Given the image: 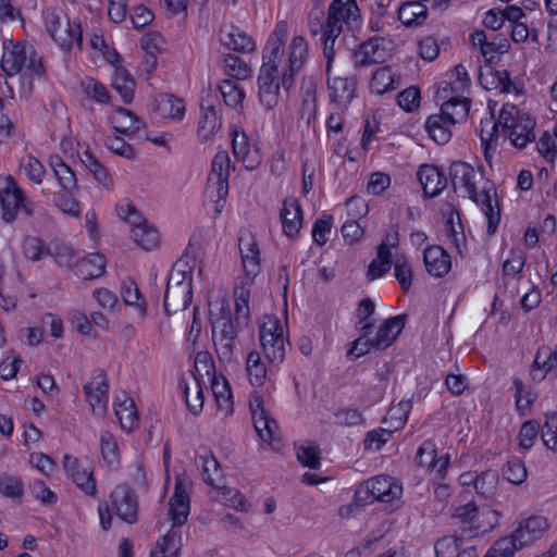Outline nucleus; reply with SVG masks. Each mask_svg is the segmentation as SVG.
<instances>
[{
  "instance_id": "obj_47",
  "label": "nucleus",
  "mask_w": 557,
  "mask_h": 557,
  "mask_svg": "<svg viewBox=\"0 0 557 557\" xmlns=\"http://www.w3.org/2000/svg\"><path fill=\"white\" fill-rule=\"evenodd\" d=\"M100 447H101V455H102L104 462L110 468H116V466L119 465V461H120L119 448H117V443L112 433H110L109 431L101 432Z\"/></svg>"
},
{
  "instance_id": "obj_18",
  "label": "nucleus",
  "mask_w": 557,
  "mask_h": 557,
  "mask_svg": "<svg viewBox=\"0 0 557 557\" xmlns=\"http://www.w3.org/2000/svg\"><path fill=\"white\" fill-rule=\"evenodd\" d=\"M417 177L426 198L438 196L447 186V178L444 173L432 164H422L417 172Z\"/></svg>"
},
{
  "instance_id": "obj_36",
  "label": "nucleus",
  "mask_w": 557,
  "mask_h": 557,
  "mask_svg": "<svg viewBox=\"0 0 557 557\" xmlns=\"http://www.w3.org/2000/svg\"><path fill=\"white\" fill-rule=\"evenodd\" d=\"M181 550V532L172 529L158 541L157 546L150 553V557H177Z\"/></svg>"
},
{
  "instance_id": "obj_16",
  "label": "nucleus",
  "mask_w": 557,
  "mask_h": 557,
  "mask_svg": "<svg viewBox=\"0 0 557 557\" xmlns=\"http://www.w3.org/2000/svg\"><path fill=\"white\" fill-rule=\"evenodd\" d=\"M222 127L221 108L210 101L201 104V114L198 122V136L205 143L211 139Z\"/></svg>"
},
{
  "instance_id": "obj_32",
  "label": "nucleus",
  "mask_w": 557,
  "mask_h": 557,
  "mask_svg": "<svg viewBox=\"0 0 557 557\" xmlns=\"http://www.w3.org/2000/svg\"><path fill=\"white\" fill-rule=\"evenodd\" d=\"M451 126L454 124L445 115L432 114L425 122V131L429 136L438 145L447 144L451 138Z\"/></svg>"
},
{
  "instance_id": "obj_25",
  "label": "nucleus",
  "mask_w": 557,
  "mask_h": 557,
  "mask_svg": "<svg viewBox=\"0 0 557 557\" xmlns=\"http://www.w3.org/2000/svg\"><path fill=\"white\" fill-rule=\"evenodd\" d=\"M370 487L373 490V496L376 500L392 503L399 500L403 494L401 484L397 483L389 475H377L369 479Z\"/></svg>"
},
{
  "instance_id": "obj_28",
  "label": "nucleus",
  "mask_w": 557,
  "mask_h": 557,
  "mask_svg": "<svg viewBox=\"0 0 557 557\" xmlns=\"http://www.w3.org/2000/svg\"><path fill=\"white\" fill-rule=\"evenodd\" d=\"M113 407L122 429L132 431L137 426L138 414L133 398L125 393L115 395Z\"/></svg>"
},
{
  "instance_id": "obj_4",
  "label": "nucleus",
  "mask_w": 557,
  "mask_h": 557,
  "mask_svg": "<svg viewBox=\"0 0 557 557\" xmlns=\"http://www.w3.org/2000/svg\"><path fill=\"white\" fill-rule=\"evenodd\" d=\"M193 273L190 269L173 268L170 272L163 306L168 315L184 311L193 298Z\"/></svg>"
},
{
  "instance_id": "obj_20",
  "label": "nucleus",
  "mask_w": 557,
  "mask_h": 557,
  "mask_svg": "<svg viewBox=\"0 0 557 557\" xmlns=\"http://www.w3.org/2000/svg\"><path fill=\"white\" fill-rule=\"evenodd\" d=\"M232 136V151L234 157L242 161L247 170H255L261 163V154L257 148H250L247 135L244 132L233 129Z\"/></svg>"
},
{
  "instance_id": "obj_45",
  "label": "nucleus",
  "mask_w": 557,
  "mask_h": 557,
  "mask_svg": "<svg viewBox=\"0 0 557 557\" xmlns=\"http://www.w3.org/2000/svg\"><path fill=\"white\" fill-rule=\"evenodd\" d=\"M131 231L133 240L143 249L149 251L157 247L159 233L153 226L147 223L141 225V227H133Z\"/></svg>"
},
{
  "instance_id": "obj_56",
  "label": "nucleus",
  "mask_w": 557,
  "mask_h": 557,
  "mask_svg": "<svg viewBox=\"0 0 557 557\" xmlns=\"http://www.w3.org/2000/svg\"><path fill=\"white\" fill-rule=\"evenodd\" d=\"M0 493L5 497L20 499L24 493V485L18 476L3 473L0 475Z\"/></svg>"
},
{
  "instance_id": "obj_35",
  "label": "nucleus",
  "mask_w": 557,
  "mask_h": 557,
  "mask_svg": "<svg viewBox=\"0 0 557 557\" xmlns=\"http://www.w3.org/2000/svg\"><path fill=\"white\" fill-rule=\"evenodd\" d=\"M471 101L469 98H451L441 106V114L449 119L455 125L465 121L470 111Z\"/></svg>"
},
{
  "instance_id": "obj_61",
  "label": "nucleus",
  "mask_w": 557,
  "mask_h": 557,
  "mask_svg": "<svg viewBox=\"0 0 557 557\" xmlns=\"http://www.w3.org/2000/svg\"><path fill=\"white\" fill-rule=\"evenodd\" d=\"M321 451L318 446H300L297 449V459L299 462L310 469H318L321 461Z\"/></svg>"
},
{
  "instance_id": "obj_38",
  "label": "nucleus",
  "mask_w": 557,
  "mask_h": 557,
  "mask_svg": "<svg viewBox=\"0 0 557 557\" xmlns=\"http://www.w3.org/2000/svg\"><path fill=\"white\" fill-rule=\"evenodd\" d=\"M212 393L215 397L219 410L223 411L225 416H230L233 413V396L231 392V386L225 377L222 376L220 381L215 376L212 380L211 384Z\"/></svg>"
},
{
  "instance_id": "obj_51",
  "label": "nucleus",
  "mask_w": 557,
  "mask_h": 557,
  "mask_svg": "<svg viewBox=\"0 0 557 557\" xmlns=\"http://www.w3.org/2000/svg\"><path fill=\"white\" fill-rule=\"evenodd\" d=\"M122 298H123V301L125 302V305L134 306L138 310L139 315L141 318H144L146 315L147 305L144 300L139 301L141 298V295H140L139 289H138L137 285L135 284V282L129 281V282L123 284Z\"/></svg>"
},
{
  "instance_id": "obj_43",
  "label": "nucleus",
  "mask_w": 557,
  "mask_h": 557,
  "mask_svg": "<svg viewBox=\"0 0 557 557\" xmlns=\"http://www.w3.org/2000/svg\"><path fill=\"white\" fill-rule=\"evenodd\" d=\"M396 76L388 66L377 69L370 82L371 91L383 95L396 88Z\"/></svg>"
},
{
  "instance_id": "obj_39",
  "label": "nucleus",
  "mask_w": 557,
  "mask_h": 557,
  "mask_svg": "<svg viewBox=\"0 0 557 557\" xmlns=\"http://www.w3.org/2000/svg\"><path fill=\"white\" fill-rule=\"evenodd\" d=\"M180 385L183 388L185 401L188 410L193 414H198L203 408V391L200 385L199 379L193 374V384L188 385L187 383L180 382Z\"/></svg>"
},
{
  "instance_id": "obj_10",
  "label": "nucleus",
  "mask_w": 557,
  "mask_h": 557,
  "mask_svg": "<svg viewBox=\"0 0 557 557\" xmlns=\"http://www.w3.org/2000/svg\"><path fill=\"white\" fill-rule=\"evenodd\" d=\"M309 55V45L305 37L294 36L288 46V64L282 73L281 84L285 90L294 85L295 75L304 67Z\"/></svg>"
},
{
  "instance_id": "obj_41",
  "label": "nucleus",
  "mask_w": 557,
  "mask_h": 557,
  "mask_svg": "<svg viewBox=\"0 0 557 557\" xmlns=\"http://www.w3.org/2000/svg\"><path fill=\"white\" fill-rule=\"evenodd\" d=\"M81 162L94 176V178L101 185L109 187L111 184V177L108 170L102 163L90 152L89 149L84 150L79 154Z\"/></svg>"
},
{
  "instance_id": "obj_22",
  "label": "nucleus",
  "mask_w": 557,
  "mask_h": 557,
  "mask_svg": "<svg viewBox=\"0 0 557 557\" xmlns=\"http://www.w3.org/2000/svg\"><path fill=\"white\" fill-rule=\"evenodd\" d=\"M423 261L426 272L434 277H444L451 268L450 256L443 247L437 245L425 248Z\"/></svg>"
},
{
  "instance_id": "obj_58",
  "label": "nucleus",
  "mask_w": 557,
  "mask_h": 557,
  "mask_svg": "<svg viewBox=\"0 0 557 557\" xmlns=\"http://www.w3.org/2000/svg\"><path fill=\"white\" fill-rule=\"evenodd\" d=\"M394 273L401 289L408 292L412 282V270L405 257H398L395 260Z\"/></svg>"
},
{
  "instance_id": "obj_55",
  "label": "nucleus",
  "mask_w": 557,
  "mask_h": 557,
  "mask_svg": "<svg viewBox=\"0 0 557 557\" xmlns=\"http://www.w3.org/2000/svg\"><path fill=\"white\" fill-rule=\"evenodd\" d=\"M453 517L458 519L462 524H468L471 528H480L476 523L479 517V507L478 505L469 500L462 505H459L455 508Z\"/></svg>"
},
{
  "instance_id": "obj_13",
  "label": "nucleus",
  "mask_w": 557,
  "mask_h": 557,
  "mask_svg": "<svg viewBox=\"0 0 557 557\" xmlns=\"http://www.w3.org/2000/svg\"><path fill=\"white\" fill-rule=\"evenodd\" d=\"M238 247L246 275L252 280L260 272V250L253 234L248 230L239 232Z\"/></svg>"
},
{
  "instance_id": "obj_52",
  "label": "nucleus",
  "mask_w": 557,
  "mask_h": 557,
  "mask_svg": "<svg viewBox=\"0 0 557 557\" xmlns=\"http://www.w3.org/2000/svg\"><path fill=\"white\" fill-rule=\"evenodd\" d=\"M527 469L523 461L519 458H512L507 461L503 468V476L515 485L522 484L527 479Z\"/></svg>"
},
{
  "instance_id": "obj_30",
  "label": "nucleus",
  "mask_w": 557,
  "mask_h": 557,
  "mask_svg": "<svg viewBox=\"0 0 557 557\" xmlns=\"http://www.w3.org/2000/svg\"><path fill=\"white\" fill-rule=\"evenodd\" d=\"M195 465L200 470L203 481L214 487H220L223 473L220 463L210 451L205 450L203 454L195 456Z\"/></svg>"
},
{
  "instance_id": "obj_40",
  "label": "nucleus",
  "mask_w": 557,
  "mask_h": 557,
  "mask_svg": "<svg viewBox=\"0 0 557 557\" xmlns=\"http://www.w3.org/2000/svg\"><path fill=\"white\" fill-rule=\"evenodd\" d=\"M112 87L120 94L124 103H131L133 101L135 81L125 69H115Z\"/></svg>"
},
{
  "instance_id": "obj_63",
  "label": "nucleus",
  "mask_w": 557,
  "mask_h": 557,
  "mask_svg": "<svg viewBox=\"0 0 557 557\" xmlns=\"http://www.w3.org/2000/svg\"><path fill=\"white\" fill-rule=\"evenodd\" d=\"M55 206L64 213L72 216H78L79 206L75 198L72 196V191H61L54 195Z\"/></svg>"
},
{
  "instance_id": "obj_57",
  "label": "nucleus",
  "mask_w": 557,
  "mask_h": 557,
  "mask_svg": "<svg viewBox=\"0 0 557 557\" xmlns=\"http://www.w3.org/2000/svg\"><path fill=\"white\" fill-rule=\"evenodd\" d=\"M225 73L236 79H246L250 74L248 64L234 54L224 57Z\"/></svg>"
},
{
  "instance_id": "obj_50",
  "label": "nucleus",
  "mask_w": 557,
  "mask_h": 557,
  "mask_svg": "<svg viewBox=\"0 0 557 557\" xmlns=\"http://www.w3.org/2000/svg\"><path fill=\"white\" fill-rule=\"evenodd\" d=\"M233 296L235 301V321L237 323L240 321L246 322L249 318V289L244 285L235 286Z\"/></svg>"
},
{
  "instance_id": "obj_8",
  "label": "nucleus",
  "mask_w": 557,
  "mask_h": 557,
  "mask_svg": "<svg viewBox=\"0 0 557 557\" xmlns=\"http://www.w3.org/2000/svg\"><path fill=\"white\" fill-rule=\"evenodd\" d=\"M344 24L349 30L361 26L362 18L356 0H333L329 5L325 26L331 32H343Z\"/></svg>"
},
{
  "instance_id": "obj_14",
  "label": "nucleus",
  "mask_w": 557,
  "mask_h": 557,
  "mask_svg": "<svg viewBox=\"0 0 557 557\" xmlns=\"http://www.w3.org/2000/svg\"><path fill=\"white\" fill-rule=\"evenodd\" d=\"M259 100L265 109H273L278 102V69L261 66L258 76Z\"/></svg>"
},
{
  "instance_id": "obj_33",
  "label": "nucleus",
  "mask_w": 557,
  "mask_h": 557,
  "mask_svg": "<svg viewBox=\"0 0 557 557\" xmlns=\"http://www.w3.org/2000/svg\"><path fill=\"white\" fill-rule=\"evenodd\" d=\"M398 20L406 26L421 25L426 20L428 10L421 1L403 3L397 9Z\"/></svg>"
},
{
  "instance_id": "obj_12",
  "label": "nucleus",
  "mask_w": 557,
  "mask_h": 557,
  "mask_svg": "<svg viewBox=\"0 0 557 557\" xmlns=\"http://www.w3.org/2000/svg\"><path fill=\"white\" fill-rule=\"evenodd\" d=\"M288 35V24L285 21L276 23L262 51L263 63L261 66L278 69L284 54L285 41Z\"/></svg>"
},
{
  "instance_id": "obj_31",
  "label": "nucleus",
  "mask_w": 557,
  "mask_h": 557,
  "mask_svg": "<svg viewBox=\"0 0 557 557\" xmlns=\"http://www.w3.org/2000/svg\"><path fill=\"white\" fill-rule=\"evenodd\" d=\"M330 97L338 104L349 103L355 97L356 82L351 77H334L327 79Z\"/></svg>"
},
{
  "instance_id": "obj_59",
  "label": "nucleus",
  "mask_w": 557,
  "mask_h": 557,
  "mask_svg": "<svg viewBox=\"0 0 557 557\" xmlns=\"http://www.w3.org/2000/svg\"><path fill=\"white\" fill-rule=\"evenodd\" d=\"M22 249L24 256L32 261L40 260L48 252L44 242L35 236L25 237Z\"/></svg>"
},
{
  "instance_id": "obj_5",
  "label": "nucleus",
  "mask_w": 557,
  "mask_h": 557,
  "mask_svg": "<svg viewBox=\"0 0 557 557\" xmlns=\"http://www.w3.org/2000/svg\"><path fill=\"white\" fill-rule=\"evenodd\" d=\"M46 28L51 38L62 48L71 49L74 45L78 49L83 46V32L79 23H71L60 9H48L45 13Z\"/></svg>"
},
{
  "instance_id": "obj_42",
  "label": "nucleus",
  "mask_w": 557,
  "mask_h": 557,
  "mask_svg": "<svg viewBox=\"0 0 557 557\" xmlns=\"http://www.w3.org/2000/svg\"><path fill=\"white\" fill-rule=\"evenodd\" d=\"M114 122L117 124L114 128L124 135H129L138 132L141 127V121L128 109L117 107L113 116Z\"/></svg>"
},
{
  "instance_id": "obj_7",
  "label": "nucleus",
  "mask_w": 557,
  "mask_h": 557,
  "mask_svg": "<svg viewBox=\"0 0 557 557\" xmlns=\"http://www.w3.org/2000/svg\"><path fill=\"white\" fill-rule=\"evenodd\" d=\"M259 338L264 356L269 362H283L286 354V345L284 329L277 319L269 318L261 324Z\"/></svg>"
},
{
  "instance_id": "obj_62",
  "label": "nucleus",
  "mask_w": 557,
  "mask_h": 557,
  "mask_svg": "<svg viewBox=\"0 0 557 557\" xmlns=\"http://www.w3.org/2000/svg\"><path fill=\"white\" fill-rule=\"evenodd\" d=\"M335 422L343 426H357L364 423L362 413L356 408H343L335 412Z\"/></svg>"
},
{
  "instance_id": "obj_46",
  "label": "nucleus",
  "mask_w": 557,
  "mask_h": 557,
  "mask_svg": "<svg viewBox=\"0 0 557 557\" xmlns=\"http://www.w3.org/2000/svg\"><path fill=\"white\" fill-rule=\"evenodd\" d=\"M524 547L519 545L515 532L510 536L497 540L487 550L485 557H513L515 552Z\"/></svg>"
},
{
  "instance_id": "obj_1",
  "label": "nucleus",
  "mask_w": 557,
  "mask_h": 557,
  "mask_svg": "<svg viewBox=\"0 0 557 557\" xmlns=\"http://www.w3.org/2000/svg\"><path fill=\"white\" fill-rule=\"evenodd\" d=\"M449 175L455 190L463 189V196H468L473 202L482 207L487 218V234L490 236L496 233L500 222V210H494L490 190H483L481 194L475 187V171L469 163L457 161L453 162L449 168Z\"/></svg>"
},
{
  "instance_id": "obj_60",
  "label": "nucleus",
  "mask_w": 557,
  "mask_h": 557,
  "mask_svg": "<svg viewBox=\"0 0 557 557\" xmlns=\"http://www.w3.org/2000/svg\"><path fill=\"white\" fill-rule=\"evenodd\" d=\"M512 388L515 389V398L517 409L525 411L535 401L536 395L528 391L524 393V385L522 380L516 377L512 382Z\"/></svg>"
},
{
  "instance_id": "obj_6",
  "label": "nucleus",
  "mask_w": 557,
  "mask_h": 557,
  "mask_svg": "<svg viewBox=\"0 0 557 557\" xmlns=\"http://www.w3.org/2000/svg\"><path fill=\"white\" fill-rule=\"evenodd\" d=\"M0 206L1 219L8 224L15 222L20 210L28 218L34 213L33 205L11 175L0 177Z\"/></svg>"
},
{
  "instance_id": "obj_19",
  "label": "nucleus",
  "mask_w": 557,
  "mask_h": 557,
  "mask_svg": "<svg viewBox=\"0 0 557 557\" xmlns=\"http://www.w3.org/2000/svg\"><path fill=\"white\" fill-rule=\"evenodd\" d=\"M220 42L228 50L240 53H250L256 50L251 37L237 26L228 25L220 29Z\"/></svg>"
},
{
  "instance_id": "obj_26",
  "label": "nucleus",
  "mask_w": 557,
  "mask_h": 557,
  "mask_svg": "<svg viewBox=\"0 0 557 557\" xmlns=\"http://www.w3.org/2000/svg\"><path fill=\"white\" fill-rule=\"evenodd\" d=\"M280 216L285 235L294 237L299 233L302 225V210L297 199L286 198Z\"/></svg>"
},
{
  "instance_id": "obj_23",
  "label": "nucleus",
  "mask_w": 557,
  "mask_h": 557,
  "mask_svg": "<svg viewBox=\"0 0 557 557\" xmlns=\"http://www.w3.org/2000/svg\"><path fill=\"white\" fill-rule=\"evenodd\" d=\"M237 336V327L233 320L222 322L220 334L213 333V341L218 357L223 362H231L234 356V339Z\"/></svg>"
},
{
  "instance_id": "obj_2",
  "label": "nucleus",
  "mask_w": 557,
  "mask_h": 557,
  "mask_svg": "<svg viewBox=\"0 0 557 557\" xmlns=\"http://www.w3.org/2000/svg\"><path fill=\"white\" fill-rule=\"evenodd\" d=\"M110 504L109 506L107 502H100L98 506L100 525L103 530L111 528V511L126 523L134 524L138 521V498L128 485H117L110 494Z\"/></svg>"
},
{
  "instance_id": "obj_54",
  "label": "nucleus",
  "mask_w": 557,
  "mask_h": 557,
  "mask_svg": "<svg viewBox=\"0 0 557 557\" xmlns=\"http://www.w3.org/2000/svg\"><path fill=\"white\" fill-rule=\"evenodd\" d=\"M527 256L521 248H511L509 257L503 263V274L515 276L519 274L525 264Z\"/></svg>"
},
{
  "instance_id": "obj_27",
  "label": "nucleus",
  "mask_w": 557,
  "mask_h": 557,
  "mask_svg": "<svg viewBox=\"0 0 557 557\" xmlns=\"http://www.w3.org/2000/svg\"><path fill=\"white\" fill-rule=\"evenodd\" d=\"M405 326V317L396 315L387 319L380 325L373 337L374 348L386 349L389 347Z\"/></svg>"
},
{
  "instance_id": "obj_11",
  "label": "nucleus",
  "mask_w": 557,
  "mask_h": 557,
  "mask_svg": "<svg viewBox=\"0 0 557 557\" xmlns=\"http://www.w3.org/2000/svg\"><path fill=\"white\" fill-rule=\"evenodd\" d=\"M83 389L92 412L98 417H103L107 412L109 399V384L106 372L99 369L96 370L92 374V381L86 383Z\"/></svg>"
},
{
  "instance_id": "obj_29",
  "label": "nucleus",
  "mask_w": 557,
  "mask_h": 557,
  "mask_svg": "<svg viewBox=\"0 0 557 557\" xmlns=\"http://www.w3.org/2000/svg\"><path fill=\"white\" fill-rule=\"evenodd\" d=\"M106 257L99 252L89 253L74 264V273L83 280H94L101 276L106 270Z\"/></svg>"
},
{
  "instance_id": "obj_15",
  "label": "nucleus",
  "mask_w": 557,
  "mask_h": 557,
  "mask_svg": "<svg viewBox=\"0 0 557 557\" xmlns=\"http://www.w3.org/2000/svg\"><path fill=\"white\" fill-rule=\"evenodd\" d=\"M387 57L385 39L379 36L369 38L359 45L354 53L357 66H369L383 63Z\"/></svg>"
},
{
  "instance_id": "obj_49",
  "label": "nucleus",
  "mask_w": 557,
  "mask_h": 557,
  "mask_svg": "<svg viewBox=\"0 0 557 557\" xmlns=\"http://www.w3.org/2000/svg\"><path fill=\"white\" fill-rule=\"evenodd\" d=\"M247 373L250 383L253 386H261L264 383L267 369L261 362L258 352L251 351L247 357Z\"/></svg>"
},
{
  "instance_id": "obj_64",
  "label": "nucleus",
  "mask_w": 557,
  "mask_h": 557,
  "mask_svg": "<svg viewBox=\"0 0 557 557\" xmlns=\"http://www.w3.org/2000/svg\"><path fill=\"white\" fill-rule=\"evenodd\" d=\"M84 91L99 103H108L110 95L107 87L94 78L83 82Z\"/></svg>"
},
{
  "instance_id": "obj_48",
  "label": "nucleus",
  "mask_w": 557,
  "mask_h": 557,
  "mask_svg": "<svg viewBox=\"0 0 557 557\" xmlns=\"http://www.w3.org/2000/svg\"><path fill=\"white\" fill-rule=\"evenodd\" d=\"M219 90L226 106L234 109L242 108L245 92L234 81L225 79L221 82Z\"/></svg>"
},
{
  "instance_id": "obj_34",
  "label": "nucleus",
  "mask_w": 557,
  "mask_h": 557,
  "mask_svg": "<svg viewBox=\"0 0 557 557\" xmlns=\"http://www.w3.org/2000/svg\"><path fill=\"white\" fill-rule=\"evenodd\" d=\"M25 61L26 53L24 46L15 44L11 50L3 52L0 65L7 76H14L21 72Z\"/></svg>"
},
{
  "instance_id": "obj_53",
  "label": "nucleus",
  "mask_w": 557,
  "mask_h": 557,
  "mask_svg": "<svg viewBox=\"0 0 557 557\" xmlns=\"http://www.w3.org/2000/svg\"><path fill=\"white\" fill-rule=\"evenodd\" d=\"M541 437L544 445L557 451V413L550 412L546 414V420L541 429Z\"/></svg>"
},
{
  "instance_id": "obj_44",
  "label": "nucleus",
  "mask_w": 557,
  "mask_h": 557,
  "mask_svg": "<svg viewBox=\"0 0 557 557\" xmlns=\"http://www.w3.org/2000/svg\"><path fill=\"white\" fill-rule=\"evenodd\" d=\"M499 482V475L496 470H485L478 474L475 482L476 494L484 497L485 499L492 498L497 490Z\"/></svg>"
},
{
  "instance_id": "obj_21",
  "label": "nucleus",
  "mask_w": 557,
  "mask_h": 557,
  "mask_svg": "<svg viewBox=\"0 0 557 557\" xmlns=\"http://www.w3.org/2000/svg\"><path fill=\"white\" fill-rule=\"evenodd\" d=\"M63 468L77 487L89 496L95 495L97 487L91 470L81 467L78 459L70 455L63 457Z\"/></svg>"
},
{
  "instance_id": "obj_17",
  "label": "nucleus",
  "mask_w": 557,
  "mask_h": 557,
  "mask_svg": "<svg viewBox=\"0 0 557 557\" xmlns=\"http://www.w3.org/2000/svg\"><path fill=\"white\" fill-rule=\"evenodd\" d=\"M190 512L189 496L186 492L184 483L176 480L174 493L169 500V513L173 528H180L186 523Z\"/></svg>"
},
{
  "instance_id": "obj_3",
  "label": "nucleus",
  "mask_w": 557,
  "mask_h": 557,
  "mask_svg": "<svg viewBox=\"0 0 557 557\" xmlns=\"http://www.w3.org/2000/svg\"><path fill=\"white\" fill-rule=\"evenodd\" d=\"M498 122L511 144L519 149L535 139V120L528 113L520 112L512 103L503 104Z\"/></svg>"
},
{
  "instance_id": "obj_37",
  "label": "nucleus",
  "mask_w": 557,
  "mask_h": 557,
  "mask_svg": "<svg viewBox=\"0 0 557 557\" xmlns=\"http://www.w3.org/2000/svg\"><path fill=\"white\" fill-rule=\"evenodd\" d=\"M156 111L162 116L174 120H182L185 113V104L182 99L173 95L163 94L157 99Z\"/></svg>"
},
{
  "instance_id": "obj_9",
  "label": "nucleus",
  "mask_w": 557,
  "mask_h": 557,
  "mask_svg": "<svg viewBox=\"0 0 557 557\" xmlns=\"http://www.w3.org/2000/svg\"><path fill=\"white\" fill-rule=\"evenodd\" d=\"M230 169L231 159L227 151H218L212 160L207 189L210 194L215 193L216 202L225 200L228 194ZM210 197H213V195H210Z\"/></svg>"
},
{
  "instance_id": "obj_24",
  "label": "nucleus",
  "mask_w": 557,
  "mask_h": 557,
  "mask_svg": "<svg viewBox=\"0 0 557 557\" xmlns=\"http://www.w3.org/2000/svg\"><path fill=\"white\" fill-rule=\"evenodd\" d=\"M548 521L542 516H532L520 522L513 531L519 545H529L542 537L548 529Z\"/></svg>"
}]
</instances>
